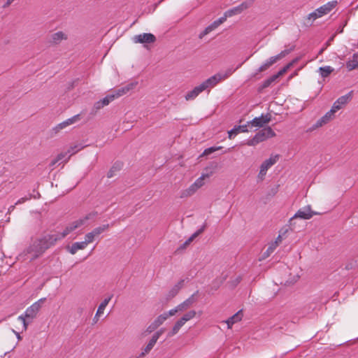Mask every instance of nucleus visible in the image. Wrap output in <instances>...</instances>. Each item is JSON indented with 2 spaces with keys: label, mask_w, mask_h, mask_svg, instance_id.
<instances>
[{
  "label": "nucleus",
  "mask_w": 358,
  "mask_h": 358,
  "mask_svg": "<svg viewBox=\"0 0 358 358\" xmlns=\"http://www.w3.org/2000/svg\"><path fill=\"white\" fill-rule=\"evenodd\" d=\"M296 75H297V73H296V72H295L294 74L291 75V76H290V77H289V78H293V77H294V76H296Z\"/></svg>",
  "instance_id": "obj_51"
},
{
  "label": "nucleus",
  "mask_w": 358,
  "mask_h": 358,
  "mask_svg": "<svg viewBox=\"0 0 358 358\" xmlns=\"http://www.w3.org/2000/svg\"><path fill=\"white\" fill-rule=\"evenodd\" d=\"M138 85L137 82H131L127 85L118 89L115 92L116 96L120 97L126 94H127L129 91L134 90L136 85Z\"/></svg>",
  "instance_id": "obj_20"
},
{
  "label": "nucleus",
  "mask_w": 358,
  "mask_h": 358,
  "mask_svg": "<svg viewBox=\"0 0 358 358\" xmlns=\"http://www.w3.org/2000/svg\"><path fill=\"white\" fill-rule=\"evenodd\" d=\"M201 92V85L196 86L192 90L188 92L185 95L187 101L194 100Z\"/></svg>",
  "instance_id": "obj_27"
},
{
  "label": "nucleus",
  "mask_w": 358,
  "mask_h": 358,
  "mask_svg": "<svg viewBox=\"0 0 358 358\" xmlns=\"http://www.w3.org/2000/svg\"><path fill=\"white\" fill-rule=\"evenodd\" d=\"M275 136V133L271 127H268L264 128L258 133H257L251 140L248 141L247 145L250 146H254L259 143L262 142L268 138H272Z\"/></svg>",
  "instance_id": "obj_3"
},
{
  "label": "nucleus",
  "mask_w": 358,
  "mask_h": 358,
  "mask_svg": "<svg viewBox=\"0 0 358 358\" xmlns=\"http://www.w3.org/2000/svg\"><path fill=\"white\" fill-rule=\"evenodd\" d=\"M277 248L276 243L271 242L268 244L266 250L264 252L263 256L264 258L269 257Z\"/></svg>",
  "instance_id": "obj_36"
},
{
  "label": "nucleus",
  "mask_w": 358,
  "mask_h": 358,
  "mask_svg": "<svg viewBox=\"0 0 358 358\" xmlns=\"http://www.w3.org/2000/svg\"><path fill=\"white\" fill-rule=\"evenodd\" d=\"M201 231V229L197 230L196 232H194L187 240H186L182 244L180 245L178 250H184L187 247H188L193 241H195L196 238H198L200 233Z\"/></svg>",
  "instance_id": "obj_26"
},
{
  "label": "nucleus",
  "mask_w": 358,
  "mask_h": 358,
  "mask_svg": "<svg viewBox=\"0 0 358 358\" xmlns=\"http://www.w3.org/2000/svg\"><path fill=\"white\" fill-rule=\"evenodd\" d=\"M113 295H110L107 298H106L99 306L98 309L96 310V315H101L103 314L104 310L109 301L111 300Z\"/></svg>",
  "instance_id": "obj_30"
},
{
  "label": "nucleus",
  "mask_w": 358,
  "mask_h": 358,
  "mask_svg": "<svg viewBox=\"0 0 358 358\" xmlns=\"http://www.w3.org/2000/svg\"><path fill=\"white\" fill-rule=\"evenodd\" d=\"M168 319L166 314L164 313L159 315L146 329L145 332L148 334L152 333L160 325H162Z\"/></svg>",
  "instance_id": "obj_12"
},
{
  "label": "nucleus",
  "mask_w": 358,
  "mask_h": 358,
  "mask_svg": "<svg viewBox=\"0 0 358 358\" xmlns=\"http://www.w3.org/2000/svg\"><path fill=\"white\" fill-rule=\"evenodd\" d=\"M248 8V5L247 3H245V2L242 3L239 6L226 11L222 17H224V22H225L227 17H231L235 15L240 14L243 10H246Z\"/></svg>",
  "instance_id": "obj_14"
},
{
  "label": "nucleus",
  "mask_w": 358,
  "mask_h": 358,
  "mask_svg": "<svg viewBox=\"0 0 358 358\" xmlns=\"http://www.w3.org/2000/svg\"><path fill=\"white\" fill-rule=\"evenodd\" d=\"M155 40V36L152 34L150 33H143L136 35L133 37V41L135 43H152Z\"/></svg>",
  "instance_id": "obj_10"
},
{
  "label": "nucleus",
  "mask_w": 358,
  "mask_h": 358,
  "mask_svg": "<svg viewBox=\"0 0 358 358\" xmlns=\"http://www.w3.org/2000/svg\"><path fill=\"white\" fill-rule=\"evenodd\" d=\"M185 280H180L177 282L169 291L168 296L169 298L174 297L179 291L184 287Z\"/></svg>",
  "instance_id": "obj_23"
},
{
  "label": "nucleus",
  "mask_w": 358,
  "mask_h": 358,
  "mask_svg": "<svg viewBox=\"0 0 358 358\" xmlns=\"http://www.w3.org/2000/svg\"><path fill=\"white\" fill-rule=\"evenodd\" d=\"M346 68L348 71L358 69V53H355L346 62Z\"/></svg>",
  "instance_id": "obj_24"
},
{
  "label": "nucleus",
  "mask_w": 358,
  "mask_h": 358,
  "mask_svg": "<svg viewBox=\"0 0 358 358\" xmlns=\"http://www.w3.org/2000/svg\"><path fill=\"white\" fill-rule=\"evenodd\" d=\"M227 78L226 76H222L221 74H216L206 80L203 83V90L212 88L215 86L219 82Z\"/></svg>",
  "instance_id": "obj_13"
},
{
  "label": "nucleus",
  "mask_w": 358,
  "mask_h": 358,
  "mask_svg": "<svg viewBox=\"0 0 358 358\" xmlns=\"http://www.w3.org/2000/svg\"><path fill=\"white\" fill-rule=\"evenodd\" d=\"M224 22V17H220L219 19L216 20L203 31V36L215 30L217 28H218L219 26H220Z\"/></svg>",
  "instance_id": "obj_21"
},
{
  "label": "nucleus",
  "mask_w": 358,
  "mask_h": 358,
  "mask_svg": "<svg viewBox=\"0 0 358 358\" xmlns=\"http://www.w3.org/2000/svg\"><path fill=\"white\" fill-rule=\"evenodd\" d=\"M343 107V105H341V104H340V103H337V101H336L334 103V104H333V106H332V107H331V110L334 113H336L338 110L341 109Z\"/></svg>",
  "instance_id": "obj_44"
},
{
  "label": "nucleus",
  "mask_w": 358,
  "mask_h": 358,
  "mask_svg": "<svg viewBox=\"0 0 358 358\" xmlns=\"http://www.w3.org/2000/svg\"><path fill=\"white\" fill-rule=\"evenodd\" d=\"M319 71L322 78H326L334 71V69L330 66H325L320 67Z\"/></svg>",
  "instance_id": "obj_31"
},
{
  "label": "nucleus",
  "mask_w": 358,
  "mask_h": 358,
  "mask_svg": "<svg viewBox=\"0 0 358 358\" xmlns=\"http://www.w3.org/2000/svg\"><path fill=\"white\" fill-rule=\"evenodd\" d=\"M337 5L336 1H329L326 4L320 6L317 9V13H319L318 15H320L321 17L329 13L331 10H332Z\"/></svg>",
  "instance_id": "obj_17"
},
{
  "label": "nucleus",
  "mask_w": 358,
  "mask_h": 358,
  "mask_svg": "<svg viewBox=\"0 0 358 358\" xmlns=\"http://www.w3.org/2000/svg\"><path fill=\"white\" fill-rule=\"evenodd\" d=\"M15 208V206H11L9 208H8V210L10 211V210H13V209Z\"/></svg>",
  "instance_id": "obj_50"
},
{
  "label": "nucleus",
  "mask_w": 358,
  "mask_h": 358,
  "mask_svg": "<svg viewBox=\"0 0 358 358\" xmlns=\"http://www.w3.org/2000/svg\"><path fill=\"white\" fill-rule=\"evenodd\" d=\"M194 296H192L191 297L185 300L184 302L178 305V309L180 310V311L182 312L189 308L194 303Z\"/></svg>",
  "instance_id": "obj_29"
},
{
  "label": "nucleus",
  "mask_w": 358,
  "mask_h": 358,
  "mask_svg": "<svg viewBox=\"0 0 358 358\" xmlns=\"http://www.w3.org/2000/svg\"><path fill=\"white\" fill-rule=\"evenodd\" d=\"M278 160V157L275 156L273 157H270L269 159L265 160L260 166L259 173L258 177L263 180L264 176L266 174L267 170L271 167L273 164L276 163Z\"/></svg>",
  "instance_id": "obj_11"
},
{
  "label": "nucleus",
  "mask_w": 358,
  "mask_h": 358,
  "mask_svg": "<svg viewBox=\"0 0 358 358\" xmlns=\"http://www.w3.org/2000/svg\"><path fill=\"white\" fill-rule=\"evenodd\" d=\"M250 131L248 123L244 125L235 127L234 129L228 131V136L232 139L239 133L248 132Z\"/></svg>",
  "instance_id": "obj_19"
},
{
  "label": "nucleus",
  "mask_w": 358,
  "mask_h": 358,
  "mask_svg": "<svg viewBox=\"0 0 358 358\" xmlns=\"http://www.w3.org/2000/svg\"><path fill=\"white\" fill-rule=\"evenodd\" d=\"M298 61L297 59H295L294 60H292V62H290L289 63H288L286 66H285L277 74H275V76H277V78L281 76H283L285 73H287V71L290 69L292 68L294 64Z\"/></svg>",
  "instance_id": "obj_33"
},
{
  "label": "nucleus",
  "mask_w": 358,
  "mask_h": 358,
  "mask_svg": "<svg viewBox=\"0 0 358 358\" xmlns=\"http://www.w3.org/2000/svg\"><path fill=\"white\" fill-rule=\"evenodd\" d=\"M45 299H41L38 301L33 303L31 306L27 308L24 315H21L18 317L17 320L21 321L23 324V329L27 330L28 327V322L27 319L32 320L36 317L38 313L41 303L43 302Z\"/></svg>",
  "instance_id": "obj_2"
},
{
  "label": "nucleus",
  "mask_w": 358,
  "mask_h": 358,
  "mask_svg": "<svg viewBox=\"0 0 358 358\" xmlns=\"http://www.w3.org/2000/svg\"><path fill=\"white\" fill-rule=\"evenodd\" d=\"M352 92H350L348 94L339 97L336 101L337 103L345 106L352 99Z\"/></svg>",
  "instance_id": "obj_32"
},
{
  "label": "nucleus",
  "mask_w": 358,
  "mask_h": 358,
  "mask_svg": "<svg viewBox=\"0 0 358 358\" xmlns=\"http://www.w3.org/2000/svg\"><path fill=\"white\" fill-rule=\"evenodd\" d=\"M163 0H160V2H162Z\"/></svg>",
  "instance_id": "obj_52"
},
{
  "label": "nucleus",
  "mask_w": 358,
  "mask_h": 358,
  "mask_svg": "<svg viewBox=\"0 0 358 358\" xmlns=\"http://www.w3.org/2000/svg\"><path fill=\"white\" fill-rule=\"evenodd\" d=\"M243 313L241 310L238 311L236 314H234L233 316L229 317L226 323L227 324V327L229 329H231L234 324L241 321L243 317Z\"/></svg>",
  "instance_id": "obj_25"
},
{
  "label": "nucleus",
  "mask_w": 358,
  "mask_h": 358,
  "mask_svg": "<svg viewBox=\"0 0 358 358\" xmlns=\"http://www.w3.org/2000/svg\"><path fill=\"white\" fill-rule=\"evenodd\" d=\"M104 106L103 104L102 103L101 101H99L97 102H96L94 103V108L96 109V110H99L100 108H103Z\"/></svg>",
  "instance_id": "obj_45"
},
{
  "label": "nucleus",
  "mask_w": 358,
  "mask_h": 358,
  "mask_svg": "<svg viewBox=\"0 0 358 358\" xmlns=\"http://www.w3.org/2000/svg\"><path fill=\"white\" fill-rule=\"evenodd\" d=\"M318 13H317V10H315L314 12L313 13H310L308 17H307V20H310V21H314L315 20H316L317 18L318 17H321L320 15H318Z\"/></svg>",
  "instance_id": "obj_42"
},
{
  "label": "nucleus",
  "mask_w": 358,
  "mask_h": 358,
  "mask_svg": "<svg viewBox=\"0 0 358 358\" xmlns=\"http://www.w3.org/2000/svg\"><path fill=\"white\" fill-rule=\"evenodd\" d=\"M178 312H181V311H180V310L178 309V306H177L176 308L171 309L170 310H169L168 312H165L164 313L166 314L167 317L169 318L171 316L175 315Z\"/></svg>",
  "instance_id": "obj_43"
},
{
  "label": "nucleus",
  "mask_w": 358,
  "mask_h": 358,
  "mask_svg": "<svg viewBox=\"0 0 358 358\" xmlns=\"http://www.w3.org/2000/svg\"><path fill=\"white\" fill-rule=\"evenodd\" d=\"M96 216V213H90L69 224L62 233L46 235L41 238L32 241L29 246L23 251L20 257L23 259L34 260L41 256L46 250L54 245L58 241L66 237L78 227L89 224Z\"/></svg>",
  "instance_id": "obj_1"
},
{
  "label": "nucleus",
  "mask_w": 358,
  "mask_h": 358,
  "mask_svg": "<svg viewBox=\"0 0 358 358\" xmlns=\"http://www.w3.org/2000/svg\"><path fill=\"white\" fill-rule=\"evenodd\" d=\"M109 228V224H103L93 229L94 233L99 236L101 234L106 231Z\"/></svg>",
  "instance_id": "obj_37"
},
{
  "label": "nucleus",
  "mask_w": 358,
  "mask_h": 358,
  "mask_svg": "<svg viewBox=\"0 0 358 358\" xmlns=\"http://www.w3.org/2000/svg\"><path fill=\"white\" fill-rule=\"evenodd\" d=\"M335 117V113L330 109L327 113H326L320 119H319L314 127L315 128H319L322 127L323 125L327 124L330 121L334 120Z\"/></svg>",
  "instance_id": "obj_15"
},
{
  "label": "nucleus",
  "mask_w": 358,
  "mask_h": 358,
  "mask_svg": "<svg viewBox=\"0 0 358 358\" xmlns=\"http://www.w3.org/2000/svg\"><path fill=\"white\" fill-rule=\"evenodd\" d=\"M97 236L94 233L93 230L91 232L87 233L85 236V241L87 244L92 243Z\"/></svg>",
  "instance_id": "obj_38"
},
{
  "label": "nucleus",
  "mask_w": 358,
  "mask_h": 358,
  "mask_svg": "<svg viewBox=\"0 0 358 358\" xmlns=\"http://www.w3.org/2000/svg\"><path fill=\"white\" fill-rule=\"evenodd\" d=\"M196 315V313L194 310L189 311L186 314H185L181 319L182 321H184L185 323L190 320L193 319Z\"/></svg>",
  "instance_id": "obj_39"
},
{
  "label": "nucleus",
  "mask_w": 358,
  "mask_h": 358,
  "mask_svg": "<svg viewBox=\"0 0 358 358\" xmlns=\"http://www.w3.org/2000/svg\"><path fill=\"white\" fill-rule=\"evenodd\" d=\"M318 214L319 213L317 212L312 210L310 206H304L298 210L294 215L290 218L289 224H292V222L294 219L300 218L303 220H309L313 217V215Z\"/></svg>",
  "instance_id": "obj_6"
},
{
  "label": "nucleus",
  "mask_w": 358,
  "mask_h": 358,
  "mask_svg": "<svg viewBox=\"0 0 358 358\" xmlns=\"http://www.w3.org/2000/svg\"><path fill=\"white\" fill-rule=\"evenodd\" d=\"M185 324V322L181 318L178 320L172 329L167 334V337H172L176 335Z\"/></svg>",
  "instance_id": "obj_28"
},
{
  "label": "nucleus",
  "mask_w": 358,
  "mask_h": 358,
  "mask_svg": "<svg viewBox=\"0 0 358 358\" xmlns=\"http://www.w3.org/2000/svg\"><path fill=\"white\" fill-rule=\"evenodd\" d=\"M68 38V35L63 31H57L52 34L50 36V43L55 45L59 44L62 41H66Z\"/></svg>",
  "instance_id": "obj_18"
},
{
  "label": "nucleus",
  "mask_w": 358,
  "mask_h": 358,
  "mask_svg": "<svg viewBox=\"0 0 358 358\" xmlns=\"http://www.w3.org/2000/svg\"><path fill=\"white\" fill-rule=\"evenodd\" d=\"M165 329L162 328L157 331H156L152 336L149 343L142 350L141 353L140 354V357H143L145 355L148 354L150 350L153 348L154 345L156 344L157 340L160 337V336L164 334Z\"/></svg>",
  "instance_id": "obj_8"
},
{
  "label": "nucleus",
  "mask_w": 358,
  "mask_h": 358,
  "mask_svg": "<svg viewBox=\"0 0 358 358\" xmlns=\"http://www.w3.org/2000/svg\"><path fill=\"white\" fill-rule=\"evenodd\" d=\"M83 148V146H82L80 144H77V145L71 146L68 149L66 152L60 153L59 155H58L57 157H56V159H55L54 160L52 161L50 165L52 166H53L55 165V164L57 162H58L59 161H60L63 159H64V162H66L69 159L71 156L75 155L78 151L81 150Z\"/></svg>",
  "instance_id": "obj_5"
},
{
  "label": "nucleus",
  "mask_w": 358,
  "mask_h": 358,
  "mask_svg": "<svg viewBox=\"0 0 358 358\" xmlns=\"http://www.w3.org/2000/svg\"><path fill=\"white\" fill-rule=\"evenodd\" d=\"M13 332L15 334V335L17 336V338H18V340H20L21 339V337L19 334V333L16 332L15 331L13 330Z\"/></svg>",
  "instance_id": "obj_49"
},
{
  "label": "nucleus",
  "mask_w": 358,
  "mask_h": 358,
  "mask_svg": "<svg viewBox=\"0 0 358 358\" xmlns=\"http://www.w3.org/2000/svg\"><path fill=\"white\" fill-rule=\"evenodd\" d=\"M217 165L213 164L210 167H206L205 169L206 173L203 171V180H204L206 178H209L210 176H212L215 169H216Z\"/></svg>",
  "instance_id": "obj_34"
},
{
  "label": "nucleus",
  "mask_w": 358,
  "mask_h": 358,
  "mask_svg": "<svg viewBox=\"0 0 358 358\" xmlns=\"http://www.w3.org/2000/svg\"><path fill=\"white\" fill-rule=\"evenodd\" d=\"M27 200V198H21L17 201V202L15 203V205L21 204Z\"/></svg>",
  "instance_id": "obj_47"
},
{
  "label": "nucleus",
  "mask_w": 358,
  "mask_h": 358,
  "mask_svg": "<svg viewBox=\"0 0 358 358\" xmlns=\"http://www.w3.org/2000/svg\"><path fill=\"white\" fill-rule=\"evenodd\" d=\"M117 98V96H116L115 93L113 92V94H110L107 95L106 97L101 99V101L102 103L103 104V106H105L108 105L111 101H113V100H115Z\"/></svg>",
  "instance_id": "obj_35"
},
{
  "label": "nucleus",
  "mask_w": 358,
  "mask_h": 358,
  "mask_svg": "<svg viewBox=\"0 0 358 358\" xmlns=\"http://www.w3.org/2000/svg\"><path fill=\"white\" fill-rule=\"evenodd\" d=\"M290 52H291V50H285L281 51L278 55H277L275 56L271 57L270 58L266 59L259 66V68L258 69V72L261 73V72H263V71L267 70L268 68H270L272 65H273L278 61L285 57Z\"/></svg>",
  "instance_id": "obj_4"
},
{
  "label": "nucleus",
  "mask_w": 358,
  "mask_h": 358,
  "mask_svg": "<svg viewBox=\"0 0 358 358\" xmlns=\"http://www.w3.org/2000/svg\"><path fill=\"white\" fill-rule=\"evenodd\" d=\"M80 120V115H76L65 121L58 124L55 127L52 128V131L56 134L59 133L61 130L66 128L67 127L77 122Z\"/></svg>",
  "instance_id": "obj_9"
},
{
  "label": "nucleus",
  "mask_w": 358,
  "mask_h": 358,
  "mask_svg": "<svg viewBox=\"0 0 358 358\" xmlns=\"http://www.w3.org/2000/svg\"><path fill=\"white\" fill-rule=\"evenodd\" d=\"M87 242H85V241L81 242H76L73 243L71 246H68L67 250L71 254L75 255L77 252V251L80 250H84L87 247Z\"/></svg>",
  "instance_id": "obj_22"
},
{
  "label": "nucleus",
  "mask_w": 358,
  "mask_h": 358,
  "mask_svg": "<svg viewBox=\"0 0 358 358\" xmlns=\"http://www.w3.org/2000/svg\"><path fill=\"white\" fill-rule=\"evenodd\" d=\"M221 149H222V146H213V147L207 148L203 152V156L209 155L213 153L214 152L220 150Z\"/></svg>",
  "instance_id": "obj_41"
},
{
  "label": "nucleus",
  "mask_w": 358,
  "mask_h": 358,
  "mask_svg": "<svg viewBox=\"0 0 358 358\" xmlns=\"http://www.w3.org/2000/svg\"><path fill=\"white\" fill-rule=\"evenodd\" d=\"M277 78V76L273 75L267 80H264L262 85V89L269 87L271 85V83H273Z\"/></svg>",
  "instance_id": "obj_40"
},
{
  "label": "nucleus",
  "mask_w": 358,
  "mask_h": 358,
  "mask_svg": "<svg viewBox=\"0 0 358 358\" xmlns=\"http://www.w3.org/2000/svg\"><path fill=\"white\" fill-rule=\"evenodd\" d=\"M101 315H96V313L95 314L94 318H93V321L94 323H96L98 321H99V317Z\"/></svg>",
  "instance_id": "obj_48"
},
{
  "label": "nucleus",
  "mask_w": 358,
  "mask_h": 358,
  "mask_svg": "<svg viewBox=\"0 0 358 358\" xmlns=\"http://www.w3.org/2000/svg\"><path fill=\"white\" fill-rule=\"evenodd\" d=\"M201 187V177L197 178V180L192 184L188 189L182 192L180 197L189 196L193 194L198 189Z\"/></svg>",
  "instance_id": "obj_16"
},
{
  "label": "nucleus",
  "mask_w": 358,
  "mask_h": 358,
  "mask_svg": "<svg viewBox=\"0 0 358 358\" xmlns=\"http://www.w3.org/2000/svg\"><path fill=\"white\" fill-rule=\"evenodd\" d=\"M282 236L280 235H278V237L275 238L274 241H273V243H276V246L278 247L280 243L282 242Z\"/></svg>",
  "instance_id": "obj_46"
},
{
  "label": "nucleus",
  "mask_w": 358,
  "mask_h": 358,
  "mask_svg": "<svg viewBox=\"0 0 358 358\" xmlns=\"http://www.w3.org/2000/svg\"><path fill=\"white\" fill-rule=\"evenodd\" d=\"M271 115L268 113L265 115H262L260 117H255L252 120L248 122L249 129L263 127L271 121Z\"/></svg>",
  "instance_id": "obj_7"
}]
</instances>
